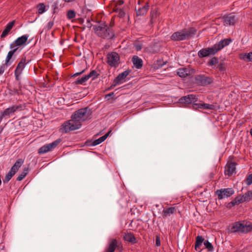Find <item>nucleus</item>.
Wrapping results in <instances>:
<instances>
[{
  "mask_svg": "<svg viewBox=\"0 0 252 252\" xmlns=\"http://www.w3.org/2000/svg\"><path fill=\"white\" fill-rule=\"evenodd\" d=\"M94 30L96 35L104 39H112L115 36L113 29L105 22L100 23L99 25L94 26Z\"/></svg>",
  "mask_w": 252,
  "mask_h": 252,
  "instance_id": "obj_3",
  "label": "nucleus"
},
{
  "mask_svg": "<svg viewBox=\"0 0 252 252\" xmlns=\"http://www.w3.org/2000/svg\"><path fill=\"white\" fill-rule=\"evenodd\" d=\"M156 245L158 247L160 245V241L159 236H157L156 239Z\"/></svg>",
  "mask_w": 252,
  "mask_h": 252,
  "instance_id": "obj_49",
  "label": "nucleus"
},
{
  "mask_svg": "<svg viewBox=\"0 0 252 252\" xmlns=\"http://www.w3.org/2000/svg\"><path fill=\"white\" fill-rule=\"evenodd\" d=\"M219 63L218 59L216 57H213L208 63L207 64L209 66H213V65H215L217 63Z\"/></svg>",
  "mask_w": 252,
  "mask_h": 252,
  "instance_id": "obj_35",
  "label": "nucleus"
},
{
  "mask_svg": "<svg viewBox=\"0 0 252 252\" xmlns=\"http://www.w3.org/2000/svg\"><path fill=\"white\" fill-rule=\"evenodd\" d=\"M123 3H124V1L123 0L119 1V4H122Z\"/></svg>",
  "mask_w": 252,
  "mask_h": 252,
  "instance_id": "obj_60",
  "label": "nucleus"
},
{
  "mask_svg": "<svg viewBox=\"0 0 252 252\" xmlns=\"http://www.w3.org/2000/svg\"><path fill=\"white\" fill-rule=\"evenodd\" d=\"M14 175L15 174L10 170L9 172L6 174L4 179L3 180V183H8Z\"/></svg>",
  "mask_w": 252,
  "mask_h": 252,
  "instance_id": "obj_29",
  "label": "nucleus"
},
{
  "mask_svg": "<svg viewBox=\"0 0 252 252\" xmlns=\"http://www.w3.org/2000/svg\"><path fill=\"white\" fill-rule=\"evenodd\" d=\"M242 229V233H248L252 229V224L247 225L243 223Z\"/></svg>",
  "mask_w": 252,
  "mask_h": 252,
  "instance_id": "obj_31",
  "label": "nucleus"
},
{
  "mask_svg": "<svg viewBox=\"0 0 252 252\" xmlns=\"http://www.w3.org/2000/svg\"><path fill=\"white\" fill-rule=\"evenodd\" d=\"M78 20L80 24H83L84 22V20L82 18H79L78 19Z\"/></svg>",
  "mask_w": 252,
  "mask_h": 252,
  "instance_id": "obj_57",
  "label": "nucleus"
},
{
  "mask_svg": "<svg viewBox=\"0 0 252 252\" xmlns=\"http://www.w3.org/2000/svg\"><path fill=\"white\" fill-rule=\"evenodd\" d=\"M231 38H226L220 40L218 43L214 44L212 47L203 48L198 52V56L200 58L208 57L210 55H214L218 51L221 50L225 46L229 44L231 42Z\"/></svg>",
  "mask_w": 252,
  "mask_h": 252,
  "instance_id": "obj_2",
  "label": "nucleus"
},
{
  "mask_svg": "<svg viewBox=\"0 0 252 252\" xmlns=\"http://www.w3.org/2000/svg\"><path fill=\"white\" fill-rule=\"evenodd\" d=\"M91 142V141H88H88L86 142V143H87L88 145H89V144H88V143H90V142Z\"/></svg>",
  "mask_w": 252,
  "mask_h": 252,
  "instance_id": "obj_63",
  "label": "nucleus"
},
{
  "mask_svg": "<svg viewBox=\"0 0 252 252\" xmlns=\"http://www.w3.org/2000/svg\"><path fill=\"white\" fill-rule=\"evenodd\" d=\"M132 62L137 69H140L143 66V61L137 56H134L132 58Z\"/></svg>",
  "mask_w": 252,
  "mask_h": 252,
  "instance_id": "obj_19",
  "label": "nucleus"
},
{
  "mask_svg": "<svg viewBox=\"0 0 252 252\" xmlns=\"http://www.w3.org/2000/svg\"><path fill=\"white\" fill-rule=\"evenodd\" d=\"M99 75V74L94 70H92L89 74L87 75L89 79L92 78V80L97 78Z\"/></svg>",
  "mask_w": 252,
  "mask_h": 252,
  "instance_id": "obj_30",
  "label": "nucleus"
},
{
  "mask_svg": "<svg viewBox=\"0 0 252 252\" xmlns=\"http://www.w3.org/2000/svg\"><path fill=\"white\" fill-rule=\"evenodd\" d=\"M236 165L237 163L235 162L232 161H228L225 167V174L228 175L229 176H231L235 171Z\"/></svg>",
  "mask_w": 252,
  "mask_h": 252,
  "instance_id": "obj_14",
  "label": "nucleus"
},
{
  "mask_svg": "<svg viewBox=\"0 0 252 252\" xmlns=\"http://www.w3.org/2000/svg\"><path fill=\"white\" fill-rule=\"evenodd\" d=\"M92 111L89 107L80 109L76 111L71 116V119L62 124L60 131L67 133L70 131L79 129L82 123L89 119Z\"/></svg>",
  "mask_w": 252,
  "mask_h": 252,
  "instance_id": "obj_1",
  "label": "nucleus"
},
{
  "mask_svg": "<svg viewBox=\"0 0 252 252\" xmlns=\"http://www.w3.org/2000/svg\"><path fill=\"white\" fill-rule=\"evenodd\" d=\"M118 84H116L115 81L114 80L113 84L107 89V90H109L111 89H113L114 87H115Z\"/></svg>",
  "mask_w": 252,
  "mask_h": 252,
  "instance_id": "obj_54",
  "label": "nucleus"
},
{
  "mask_svg": "<svg viewBox=\"0 0 252 252\" xmlns=\"http://www.w3.org/2000/svg\"><path fill=\"white\" fill-rule=\"evenodd\" d=\"M24 119H22L21 121L19 122V125L21 126L22 125V123H23Z\"/></svg>",
  "mask_w": 252,
  "mask_h": 252,
  "instance_id": "obj_59",
  "label": "nucleus"
},
{
  "mask_svg": "<svg viewBox=\"0 0 252 252\" xmlns=\"http://www.w3.org/2000/svg\"><path fill=\"white\" fill-rule=\"evenodd\" d=\"M234 193V190L232 188L221 189H218L215 192V195L218 196L219 200L224 198H227L231 196Z\"/></svg>",
  "mask_w": 252,
  "mask_h": 252,
  "instance_id": "obj_7",
  "label": "nucleus"
},
{
  "mask_svg": "<svg viewBox=\"0 0 252 252\" xmlns=\"http://www.w3.org/2000/svg\"><path fill=\"white\" fill-rule=\"evenodd\" d=\"M242 225L243 223L240 222H236L233 224L230 228H229V232L231 233H234L236 232H242Z\"/></svg>",
  "mask_w": 252,
  "mask_h": 252,
  "instance_id": "obj_18",
  "label": "nucleus"
},
{
  "mask_svg": "<svg viewBox=\"0 0 252 252\" xmlns=\"http://www.w3.org/2000/svg\"><path fill=\"white\" fill-rule=\"evenodd\" d=\"M123 239L127 242L134 244L137 243L136 238L134 234L131 232H125L124 233Z\"/></svg>",
  "mask_w": 252,
  "mask_h": 252,
  "instance_id": "obj_15",
  "label": "nucleus"
},
{
  "mask_svg": "<svg viewBox=\"0 0 252 252\" xmlns=\"http://www.w3.org/2000/svg\"><path fill=\"white\" fill-rule=\"evenodd\" d=\"M52 7L54 10L53 13H55L56 12V10L58 9L59 8V4L57 1L54 3V4L52 5Z\"/></svg>",
  "mask_w": 252,
  "mask_h": 252,
  "instance_id": "obj_44",
  "label": "nucleus"
},
{
  "mask_svg": "<svg viewBox=\"0 0 252 252\" xmlns=\"http://www.w3.org/2000/svg\"><path fill=\"white\" fill-rule=\"evenodd\" d=\"M149 2L147 1L145 3V4L142 6L141 8H139L136 11V14L137 16H141L145 14L149 8Z\"/></svg>",
  "mask_w": 252,
  "mask_h": 252,
  "instance_id": "obj_22",
  "label": "nucleus"
},
{
  "mask_svg": "<svg viewBox=\"0 0 252 252\" xmlns=\"http://www.w3.org/2000/svg\"><path fill=\"white\" fill-rule=\"evenodd\" d=\"M246 184L249 186L252 184V174H249L246 179Z\"/></svg>",
  "mask_w": 252,
  "mask_h": 252,
  "instance_id": "obj_41",
  "label": "nucleus"
},
{
  "mask_svg": "<svg viewBox=\"0 0 252 252\" xmlns=\"http://www.w3.org/2000/svg\"><path fill=\"white\" fill-rule=\"evenodd\" d=\"M20 90H19L17 89L14 88L12 90H11L12 93H11L12 94H16L17 95H19L21 94L20 92Z\"/></svg>",
  "mask_w": 252,
  "mask_h": 252,
  "instance_id": "obj_47",
  "label": "nucleus"
},
{
  "mask_svg": "<svg viewBox=\"0 0 252 252\" xmlns=\"http://www.w3.org/2000/svg\"><path fill=\"white\" fill-rule=\"evenodd\" d=\"M18 49V48H15V49H13V50L10 51L8 53V54H7V56L6 57V60L5 62V64H6V65H8L10 64L11 63H10V61L13 55L16 52V51Z\"/></svg>",
  "mask_w": 252,
  "mask_h": 252,
  "instance_id": "obj_26",
  "label": "nucleus"
},
{
  "mask_svg": "<svg viewBox=\"0 0 252 252\" xmlns=\"http://www.w3.org/2000/svg\"><path fill=\"white\" fill-rule=\"evenodd\" d=\"M141 49V46H139V47H138V46H137V50H140Z\"/></svg>",
  "mask_w": 252,
  "mask_h": 252,
  "instance_id": "obj_61",
  "label": "nucleus"
},
{
  "mask_svg": "<svg viewBox=\"0 0 252 252\" xmlns=\"http://www.w3.org/2000/svg\"><path fill=\"white\" fill-rule=\"evenodd\" d=\"M26 57L22 58L20 61V62L18 63L16 68L15 70V75L16 80H18L19 76L21 74L23 69L24 68L26 64L28 63L29 62L26 63Z\"/></svg>",
  "mask_w": 252,
  "mask_h": 252,
  "instance_id": "obj_11",
  "label": "nucleus"
},
{
  "mask_svg": "<svg viewBox=\"0 0 252 252\" xmlns=\"http://www.w3.org/2000/svg\"><path fill=\"white\" fill-rule=\"evenodd\" d=\"M223 19L224 23L227 25H234L237 20V18L233 13L224 15Z\"/></svg>",
  "mask_w": 252,
  "mask_h": 252,
  "instance_id": "obj_13",
  "label": "nucleus"
},
{
  "mask_svg": "<svg viewBox=\"0 0 252 252\" xmlns=\"http://www.w3.org/2000/svg\"><path fill=\"white\" fill-rule=\"evenodd\" d=\"M89 79L88 77H87V75H85L84 76L82 77V78L80 79H77L75 82V84L76 85L77 84H82L86 81H87Z\"/></svg>",
  "mask_w": 252,
  "mask_h": 252,
  "instance_id": "obj_33",
  "label": "nucleus"
},
{
  "mask_svg": "<svg viewBox=\"0 0 252 252\" xmlns=\"http://www.w3.org/2000/svg\"><path fill=\"white\" fill-rule=\"evenodd\" d=\"M24 160L22 158L18 159L14 165L11 168L10 170L15 174L18 170L19 168L22 165Z\"/></svg>",
  "mask_w": 252,
  "mask_h": 252,
  "instance_id": "obj_21",
  "label": "nucleus"
},
{
  "mask_svg": "<svg viewBox=\"0 0 252 252\" xmlns=\"http://www.w3.org/2000/svg\"><path fill=\"white\" fill-rule=\"evenodd\" d=\"M29 36L24 35L17 38L15 41L10 45V48L13 49L16 46H21L26 44L27 42Z\"/></svg>",
  "mask_w": 252,
  "mask_h": 252,
  "instance_id": "obj_12",
  "label": "nucleus"
},
{
  "mask_svg": "<svg viewBox=\"0 0 252 252\" xmlns=\"http://www.w3.org/2000/svg\"><path fill=\"white\" fill-rule=\"evenodd\" d=\"M158 15V11L156 8H152V10L151 11V15H150V23L151 24H153V19L154 18L157 17Z\"/></svg>",
  "mask_w": 252,
  "mask_h": 252,
  "instance_id": "obj_32",
  "label": "nucleus"
},
{
  "mask_svg": "<svg viewBox=\"0 0 252 252\" xmlns=\"http://www.w3.org/2000/svg\"><path fill=\"white\" fill-rule=\"evenodd\" d=\"M204 240V239L201 236L198 235L196 237V241L194 246L196 251H198L200 249V246L201 245Z\"/></svg>",
  "mask_w": 252,
  "mask_h": 252,
  "instance_id": "obj_28",
  "label": "nucleus"
},
{
  "mask_svg": "<svg viewBox=\"0 0 252 252\" xmlns=\"http://www.w3.org/2000/svg\"><path fill=\"white\" fill-rule=\"evenodd\" d=\"M142 0H139V1H138V3L139 4H140V2H141Z\"/></svg>",
  "mask_w": 252,
  "mask_h": 252,
  "instance_id": "obj_64",
  "label": "nucleus"
},
{
  "mask_svg": "<svg viewBox=\"0 0 252 252\" xmlns=\"http://www.w3.org/2000/svg\"><path fill=\"white\" fill-rule=\"evenodd\" d=\"M117 247V241L116 239H113L109 244V247L107 249V252H114Z\"/></svg>",
  "mask_w": 252,
  "mask_h": 252,
  "instance_id": "obj_27",
  "label": "nucleus"
},
{
  "mask_svg": "<svg viewBox=\"0 0 252 252\" xmlns=\"http://www.w3.org/2000/svg\"><path fill=\"white\" fill-rule=\"evenodd\" d=\"M5 65H6L5 64V63H4L0 66V75L2 74L4 72Z\"/></svg>",
  "mask_w": 252,
  "mask_h": 252,
  "instance_id": "obj_51",
  "label": "nucleus"
},
{
  "mask_svg": "<svg viewBox=\"0 0 252 252\" xmlns=\"http://www.w3.org/2000/svg\"><path fill=\"white\" fill-rule=\"evenodd\" d=\"M243 203L242 200L241 198L240 195L236 196L232 201L230 202L226 205V207L229 209H231L232 207L236 205H239L240 203Z\"/></svg>",
  "mask_w": 252,
  "mask_h": 252,
  "instance_id": "obj_20",
  "label": "nucleus"
},
{
  "mask_svg": "<svg viewBox=\"0 0 252 252\" xmlns=\"http://www.w3.org/2000/svg\"><path fill=\"white\" fill-rule=\"evenodd\" d=\"M87 27L89 28H91L92 26V24L91 23V22L90 20L88 19H87Z\"/></svg>",
  "mask_w": 252,
  "mask_h": 252,
  "instance_id": "obj_55",
  "label": "nucleus"
},
{
  "mask_svg": "<svg viewBox=\"0 0 252 252\" xmlns=\"http://www.w3.org/2000/svg\"><path fill=\"white\" fill-rule=\"evenodd\" d=\"M28 169H29L28 168H25L22 173H26V175H27V174H28Z\"/></svg>",
  "mask_w": 252,
  "mask_h": 252,
  "instance_id": "obj_58",
  "label": "nucleus"
},
{
  "mask_svg": "<svg viewBox=\"0 0 252 252\" xmlns=\"http://www.w3.org/2000/svg\"><path fill=\"white\" fill-rule=\"evenodd\" d=\"M202 106L203 109L215 110V106L213 104H209L207 103H202Z\"/></svg>",
  "mask_w": 252,
  "mask_h": 252,
  "instance_id": "obj_37",
  "label": "nucleus"
},
{
  "mask_svg": "<svg viewBox=\"0 0 252 252\" xmlns=\"http://www.w3.org/2000/svg\"><path fill=\"white\" fill-rule=\"evenodd\" d=\"M242 200L243 203L246 201H249L252 199V190H249L244 195H239Z\"/></svg>",
  "mask_w": 252,
  "mask_h": 252,
  "instance_id": "obj_25",
  "label": "nucleus"
},
{
  "mask_svg": "<svg viewBox=\"0 0 252 252\" xmlns=\"http://www.w3.org/2000/svg\"><path fill=\"white\" fill-rule=\"evenodd\" d=\"M76 16L75 12L73 10H69L67 13V17L68 19L74 18Z\"/></svg>",
  "mask_w": 252,
  "mask_h": 252,
  "instance_id": "obj_38",
  "label": "nucleus"
},
{
  "mask_svg": "<svg viewBox=\"0 0 252 252\" xmlns=\"http://www.w3.org/2000/svg\"><path fill=\"white\" fill-rule=\"evenodd\" d=\"M85 71V69H83V70H82L81 71H80L79 72L76 73L72 76H75V77L79 75L83 74Z\"/></svg>",
  "mask_w": 252,
  "mask_h": 252,
  "instance_id": "obj_53",
  "label": "nucleus"
},
{
  "mask_svg": "<svg viewBox=\"0 0 252 252\" xmlns=\"http://www.w3.org/2000/svg\"><path fill=\"white\" fill-rule=\"evenodd\" d=\"M250 134H251L252 136V128L250 129Z\"/></svg>",
  "mask_w": 252,
  "mask_h": 252,
  "instance_id": "obj_62",
  "label": "nucleus"
},
{
  "mask_svg": "<svg viewBox=\"0 0 252 252\" xmlns=\"http://www.w3.org/2000/svg\"><path fill=\"white\" fill-rule=\"evenodd\" d=\"M114 93L112 92V93H109V94H106V95H105V98H107V97H112V96H114Z\"/></svg>",
  "mask_w": 252,
  "mask_h": 252,
  "instance_id": "obj_56",
  "label": "nucleus"
},
{
  "mask_svg": "<svg viewBox=\"0 0 252 252\" xmlns=\"http://www.w3.org/2000/svg\"><path fill=\"white\" fill-rule=\"evenodd\" d=\"M195 80L196 84L199 86H207L211 84L213 82V80L212 78L204 75L197 76Z\"/></svg>",
  "mask_w": 252,
  "mask_h": 252,
  "instance_id": "obj_10",
  "label": "nucleus"
},
{
  "mask_svg": "<svg viewBox=\"0 0 252 252\" xmlns=\"http://www.w3.org/2000/svg\"><path fill=\"white\" fill-rule=\"evenodd\" d=\"M125 15V12L122 9H120L119 10L118 16L120 18H123Z\"/></svg>",
  "mask_w": 252,
  "mask_h": 252,
  "instance_id": "obj_48",
  "label": "nucleus"
},
{
  "mask_svg": "<svg viewBox=\"0 0 252 252\" xmlns=\"http://www.w3.org/2000/svg\"><path fill=\"white\" fill-rule=\"evenodd\" d=\"M112 130H110L107 133H106L105 135H104L103 136L100 137V138H101L102 141L103 142L108 137V136L109 135V134H110V133L111 132Z\"/></svg>",
  "mask_w": 252,
  "mask_h": 252,
  "instance_id": "obj_45",
  "label": "nucleus"
},
{
  "mask_svg": "<svg viewBox=\"0 0 252 252\" xmlns=\"http://www.w3.org/2000/svg\"><path fill=\"white\" fill-rule=\"evenodd\" d=\"M103 141H102L101 138L100 137L98 139L94 140L93 141V142L92 144H91L90 145H93V146H95V145L100 144Z\"/></svg>",
  "mask_w": 252,
  "mask_h": 252,
  "instance_id": "obj_42",
  "label": "nucleus"
},
{
  "mask_svg": "<svg viewBox=\"0 0 252 252\" xmlns=\"http://www.w3.org/2000/svg\"><path fill=\"white\" fill-rule=\"evenodd\" d=\"M248 62H252V52H250L247 54Z\"/></svg>",
  "mask_w": 252,
  "mask_h": 252,
  "instance_id": "obj_50",
  "label": "nucleus"
},
{
  "mask_svg": "<svg viewBox=\"0 0 252 252\" xmlns=\"http://www.w3.org/2000/svg\"><path fill=\"white\" fill-rule=\"evenodd\" d=\"M16 21L15 20H13L12 21L9 22L5 27V29L2 32L1 34L0 35V38H3L5 37L7 34L9 33L11 30L13 28L15 24Z\"/></svg>",
  "mask_w": 252,
  "mask_h": 252,
  "instance_id": "obj_16",
  "label": "nucleus"
},
{
  "mask_svg": "<svg viewBox=\"0 0 252 252\" xmlns=\"http://www.w3.org/2000/svg\"><path fill=\"white\" fill-rule=\"evenodd\" d=\"M176 212V209L175 207H171L164 209L162 211V217L165 218L167 216H170L171 214H175Z\"/></svg>",
  "mask_w": 252,
  "mask_h": 252,
  "instance_id": "obj_23",
  "label": "nucleus"
},
{
  "mask_svg": "<svg viewBox=\"0 0 252 252\" xmlns=\"http://www.w3.org/2000/svg\"><path fill=\"white\" fill-rule=\"evenodd\" d=\"M204 245L205 248L207 249L209 251L212 252L213 251L214 248L212 244L208 240L204 241Z\"/></svg>",
  "mask_w": 252,
  "mask_h": 252,
  "instance_id": "obj_36",
  "label": "nucleus"
},
{
  "mask_svg": "<svg viewBox=\"0 0 252 252\" xmlns=\"http://www.w3.org/2000/svg\"><path fill=\"white\" fill-rule=\"evenodd\" d=\"M197 99L198 98L195 95L191 94L181 97L179 99V102L185 106L191 104L192 105L194 102L197 101Z\"/></svg>",
  "mask_w": 252,
  "mask_h": 252,
  "instance_id": "obj_9",
  "label": "nucleus"
},
{
  "mask_svg": "<svg viewBox=\"0 0 252 252\" xmlns=\"http://www.w3.org/2000/svg\"><path fill=\"white\" fill-rule=\"evenodd\" d=\"M196 30L191 27L188 29H183L180 31L174 32L170 37L174 41H181L193 37L196 33Z\"/></svg>",
  "mask_w": 252,
  "mask_h": 252,
  "instance_id": "obj_4",
  "label": "nucleus"
},
{
  "mask_svg": "<svg viewBox=\"0 0 252 252\" xmlns=\"http://www.w3.org/2000/svg\"><path fill=\"white\" fill-rule=\"evenodd\" d=\"M177 74L180 77L184 78L190 74V71L187 68H181L178 69Z\"/></svg>",
  "mask_w": 252,
  "mask_h": 252,
  "instance_id": "obj_24",
  "label": "nucleus"
},
{
  "mask_svg": "<svg viewBox=\"0 0 252 252\" xmlns=\"http://www.w3.org/2000/svg\"><path fill=\"white\" fill-rule=\"evenodd\" d=\"M61 139H58L53 142L44 145L38 150V153L39 155L43 154L55 148L57 145L61 142Z\"/></svg>",
  "mask_w": 252,
  "mask_h": 252,
  "instance_id": "obj_8",
  "label": "nucleus"
},
{
  "mask_svg": "<svg viewBox=\"0 0 252 252\" xmlns=\"http://www.w3.org/2000/svg\"><path fill=\"white\" fill-rule=\"evenodd\" d=\"M107 63L111 67H117L120 63L119 55L115 52L108 53L107 55Z\"/></svg>",
  "mask_w": 252,
  "mask_h": 252,
  "instance_id": "obj_5",
  "label": "nucleus"
},
{
  "mask_svg": "<svg viewBox=\"0 0 252 252\" xmlns=\"http://www.w3.org/2000/svg\"><path fill=\"white\" fill-rule=\"evenodd\" d=\"M240 58L241 59H242L246 62H248L247 54L245 53L241 54Z\"/></svg>",
  "mask_w": 252,
  "mask_h": 252,
  "instance_id": "obj_46",
  "label": "nucleus"
},
{
  "mask_svg": "<svg viewBox=\"0 0 252 252\" xmlns=\"http://www.w3.org/2000/svg\"><path fill=\"white\" fill-rule=\"evenodd\" d=\"M24 107L22 105H13L10 107L5 109L3 112L0 113V120L1 121L3 118L6 116H10V115L13 114L16 111H20L23 110Z\"/></svg>",
  "mask_w": 252,
  "mask_h": 252,
  "instance_id": "obj_6",
  "label": "nucleus"
},
{
  "mask_svg": "<svg viewBox=\"0 0 252 252\" xmlns=\"http://www.w3.org/2000/svg\"><path fill=\"white\" fill-rule=\"evenodd\" d=\"M217 68L220 71H224L226 69V65L225 64L222 62H221L219 65L217 67Z\"/></svg>",
  "mask_w": 252,
  "mask_h": 252,
  "instance_id": "obj_39",
  "label": "nucleus"
},
{
  "mask_svg": "<svg viewBox=\"0 0 252 252\" xmlns=\"http://www.w3.org/2000/svg\"><path fill=\"white\" fill-rule=\"evenodd\" d=\"M192 108L195 110H198L199 109H203L202 103H197L194 102L192 105Z\"/></svg>",
  "mask_w": 252,
  "mask_h": 252,
  "instance_id": "obj_40",
  "label": "nucleus"
},
{
  "mask_svg": "<svg viewBox=\"0 0 252 252\" xmlns=\"http://www.w3.org/2000/svg\"><path fill=\"white\" fill-rule=\"evenodd\" d=\"M26 176V173H22L21 174L19 175L17 178V181H22L25 177Z\"/></svg>",
  "mask_w": 252,
  "mask_h": 252,
  "instance_id": "obj_43",
  "label": "nucleus"
},
{
  "mask_svg": "<svg viewBox=\"0 0 252 252\" xmlns=\"http://www.w3.org/2000/svg\"><path fill=\"white\" fill-rule=\"evenodd\" d=\"M38 12L39 14H42L45 11V5L43 3H40L37 5Z\"/></svg>",
  "mask_w": 252,
  "mask_h": 252,
  "instance_id": "obj_34",
  "label": "nucleus"
},
{
  "mask_svg": "<svg viewBox=\"0 0 252 252\" xmlns=\"http://www.w3.org/2000/svg\"><path fill=\"white\" fill-rule=\"evenodd\" d=\"M53 25H54L53 21L49 22L48 24V29L49 30L51 29L52 28V27L53 26Z\"/></svg>",
  "mask_w": 252,
  "mask_h": 252,
  "instance_id": "obj_52",
  "label": "nucleus"
},
{
  "mask_svg": "<svg viewBox=\"0 0 252 252\" xmlns=\"http://www.w3.org/2000/svg\"><path fill=\"white\" fill-rule=\"evenodd\" d=\"M131 72L129 70H126L123 72L119 74L115 79L114 80L115 81L116 84H121L123 83V80L126 78L129 73Z\"/></svg>",
  "mask_w": 252,
  "mask_h": 252,
  "instance_id": "obj_17",
  "label": "nucleus"
}]
</instances>
